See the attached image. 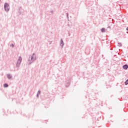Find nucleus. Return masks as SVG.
Segmentation results:
<instances>
[{
  "label": "nucleus",
  "mask_w": 128,
  "mask_h": 128,
  "mask_svg": "<svg viewBox=\"0 0 128 128\" xmlns=\"http://www.w3.org/2000/svg\"><path fill=\"white\" fill-rule=\"evenodd\" d=\"M122 46V43L120 42L118 43V46Z\"/></svg>",
  "instance_id": "12"
},
{
  "label": "nucleus",
  "mask_w": 128,
  "mask_h": 128,
  "mask_svg": "<svg viewBox=\"0 0 128 128\" xmlns=\"http://www.w3.org/2000/svg\"><path fill=\"white\" fill-rule=\"evenodd\" d=\"M70 81L67 80V81H66V82L65 83V86L66 88H68L70 86Z\"/></svg>",
  "instance_id": "4"
},
{
  "label": "nucleus",
  "mask_w": 128,
  "mask_h": 128,
  "mask_svg": "<svg viewBox=\"0 0 128 128\" xmlns=\"http://www.w3.org/2000/svg\"><path fill=\"white\" fill-rule=\"evenodd\" d=\"M22 56H20L18 57V59L17 60V62L16 63V68H17L16 70H18V68L20 66V64H22Z\"/></svg>",
  "instance_id": "2"
},
{
  "label": "nucleus",
  "mask_w": 128,
  "mask_h": 128,
  "mask_svg": "<svg viewBox=\"0 0 128 128\" xmlns=\"http://www.w3.org/2000/svg\"><path fill=\"white\" fill-rule=\"evenodd\" d=\"M101 32H106V28H102L101 29Z\"/></svg>",
  "instance_id": "9"
},
{
  "label": "nucleus",
  "mask_w": 128,
  "mask_h": 128,
  "mask_svg": "<svg viewBox=\"0 0 128 128\" xmlns=\"http://www.w3.org/2000/svg\"><path fill=\"white\" fill-rule=\"evenodd\" d=\"M126 30H128V28H126Z\"/></svg>",
  "instance_id": "18"
},
{
  "label": "nucleus",
  "mask_w": 128,
  "mask_h": 128,
  "mask_svg": "<svg viewBox=\"0 0 128 128\" xmlns=\"http://www.w3.org/2000/svg\"><path fill=\"white\" fill-rule=\"evenodd\" d=\"M36 56L34 53H33L30 56V60H28L27 63L28 64H32V62H36Z\"/></svg>",
  "instance_id": "1"
},
{
  "label": "nucleus",
  "mask_w": 128,
  "mask_h": 128,
  "mask_svg": "<svg viewBox=\"0 0 128 128\" xmlns=\"http://www.w3.org/2000/svg\"><path fill=\"white\" fill-rule=\"evenodd\" d=\"M72 22H68V26H69V28H70L71 26H72Z\"/></svg>",
  "instance_id": "8"
},
{
  "label": "nucleus",
  "mask_w": 128,
  "mask_h": 128,
  "mask_svg": "<svg viewBox=\"0 0 128 128\" xmlns=\"http://www.w3.org/2000/svg\"><path fill=\"white\" fill-rule=\"evenodd\" d=\"M10 46H12V48H14V44H12L10 45Z\"/></svg>",
  "instance_id": "14"
},
{
  "label": "nucleus",
  "mask_w": 128,
  "mask_h": 128,
  "mask_svg": "<svg viewBox=\"0 0 128 128\" xmlns=\"http://www.w3.org/2000/svg\"><path fill=\"white\" fill-rule=\"evenodd\" d=\"M124 84H125V86H128V80H127L125 82Z\"/></svg>",
  "instance_id": "11"
},
{
  "label": "nucleus",
  "mask_w": 128,
  "mask_h": 128,
  "mask_svg": "<svg viewBox=\"0 0 128 128\" xmlns=\"http://www.w3.org/2000/svg\"><path fill=\"white\" fill-rule=\"evenodd\" d=\"M64 42L62 39L61 38L60 41V46L62 48H64Z\"/></svg>",
  "instance_id": "5"
},
{
  "label": "nucleus",
  "mask_w": 128,
  "mask_h": 128,
  "mask_svg": "<svg viewBox=\"0 0 128 128\" xmlns=\"http://www.w3.org/2000/svg\"><path fill=\"white\" fill-rule=\"evenodd\" d=\"M52 44V42H50V44Z\"/></svg>",
  "instance_id": "19"
},
{
  "label": "nucleus",
  "mask_w": 128,
  "mask_h": 128,
  "mask_svg": "<svg viewBox=\"0 0 128 128\" xmlns=\"http://www.w3.org/2000/svg\"><path fill=\"white\" fill-rule=\"evenodd\" d=\"M14 72H16V70H14Z\"/></svg>",
  "instance_id": "20"
},
{
  "label": "nucleus",
  "mask_w": 128,
  "mask_h": 128,
  "mask_svg": "<svg viewBox=\"0 0 128 128\" xmlns=\"http://www.w3.org/2000/svg\"><path fill=\"white\" fill-rule=\"evenodd\" d=\"M4 88H8V84H4Z\"/></svg>",
  "instance_id": "10"
},
{
  "label": "nucleus",
  "mask_w": 128,
  "mask_h": 128,
  "mask_svg": "<svg viewBox=\"0 0 128 128\" xmlns=\"http://www.w3.org/2000/svg\"><path fill=\"white\" fill-rule=\"evenodd\" d=\"M50 12H51V14H54V11H53V10H51V11Z\"/></svg>",
  "instance_id": "17"
},
{
  "label": "nucleus",
  "mask_w": 128,
  "mask_h": 128,
  "mask_svg": "<svg viewBox=\"0 0 128 128\" xmlns=\"http://www.w3.org/2000/svg\"><path fill=\"white\" fill-rule=\"evenodd\" d=\"M7 78L8 80H10L12 78V76L10 74H7Z\"/></svg>",
  "instance_id": "6"
},
{
  "label": "nucleus",
  "mask_w": 128,
  "mask_h": 128,
  "mask_svg": "<svg viewBox=\"0 0 128 128\" xmlns=\"http://www.w3.org/2000/svg\"><path fill=\"white\" fill-rule=\"evenodd\" d=\"M37 94H40V90H38V92H37Z\"/></svg>",
  "instance_id": "13"
},
{
  "label": "nucleus",
  "mask_w": 128,
  "mask_h": 128,
  "mask_svg": "<svg viewBox=\"0 0 128 128\" xmlns=\"http://www.w3.org/2000/svg\"><path fill=\"white\" fill-rule=\"evenodd\" d=\"M66 16H67V18L68 19V14L66 13Z\"/></svg>",
  "instance_id": "15"
},
{
  "label": "nucleus",
  "mask_w": 128,
  "mask_h": 128,
  "mask_svg": "<svg viewBox=\"0 0 128 128\" xmlns=\"http://www.w3.org/2000/svg\"><path fill=\"white\" fill-rule=\"evenodd\" d=\"M36 98H40L38 94H36Z\"/></svg>",
  "instance_id": "16"
},
{
  "label": "nucleus",
  "mask_w": 128,
  "mask_h": 128,
  "mask_svg": "<svg viewBox=\"0 0 128 128\" xmlns=\"http://www.w3.org/2000/svg\"><path fill=\"white\" fill-rule=\"evenodd\" d=\"M123 68L124 70H128V65L126 64L124 66H123Z\"/></svg>",
  "instance_id": "7"
},
{
  "label": "nucleus",
  "mask_w": 128,
  "mask_h": 128,
  "mask_svg": "<svg viewBox=\"0 0 128 128\" xmlns=\"http://www.w3.org/2000/svg\"><path fill=\"white\" fill-rule=\"evenodd\" d=\"M4 8L5 12H7L10 10V5L8 4L5 3L4 4Z\"/></svg>",
  "instance_id": "3"
}]
</instances>
